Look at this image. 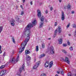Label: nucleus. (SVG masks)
<instances>
[{"instance_id":"nucleus-13","label":"nucleus","mask_w":76,"mask_h":76,"mask_svg":"<svg viewBox=\"0 0 76 76\" xmlns=\"http://www.w3.org/2000/svg\"><path fill=\"white\" fill-rule=\"evenodd\" d=\"M65 61H66V62H67V63H68V64H70V61H69V58H68V57H66L65 58Z\"/></svg>"},{"instance_id":"nucleus-2","label":"nucleus","mask_w":76,"mask_h":76,"mask_svg":"<svg viewBox=\"0 0 76 76\" xmlns=\"http://www.w3.org/2000/svg\"><path fill=\"white\" fill-rule=\"evenodd\" d=\"M40 20L42 22H41L40 24V27L42 28L43 26V24L44 23V17L42 16V17H41Z\"/></svg>"},{"instance_id":"nucleus-44","label":"nucleus","mask_w":76,"mask_h":76,"mask_svg":"<svg viewBox=\"0 0 76 76\" xmlns=\"http://www.w3.org/2000/svg\"><path fill=\"white\" fill-rule=\"evenodd\" d=\"M53 8L52 7H50V10L51 11H52V10H53Z\"/></svg>"},{"instance_id":"nucleus-5","label":"nucleus","mask_w":76,"mask_h":76,"mask_svg":"<svg viewBox=\"0 0 76 76\" xmlns=\"http://www.w3.org/2000/svg\"><path fill=\"white\" fill-rule=\"evenodd\" d=\"M6 73V71L5 70H2L1 72H0V76H3V75H4Z\"/></svg>"},{"instance_id":"nucleus-1","label":"nucleus","mask_w":76,"mask_h":76,"mask_svg":"<svg viewBox=\"0 0 76 76\" xmlns=\"http://www.w3.org/2000/svg\"><path fill=\"white\" fill-rule=\"evenodd\" d=\"M29 39L26 38V40L24 41V42L22 43L21 44V47L23 48L24 47V48H25V46L27 44V42L29 41Z\"/></svg>"},{"instance_id":"nucleus-16","label":"nucleus","mask_w":76,"mask_h":76,"mask_svg":"<svg viewBox=\"0 0 76 76\" xmlns=\"http://www.w3.org/2000/svg\"><path fill=\"white\" fill-rule=\"evenodd\" d=\"M32 23L33 25L35 26V25H36L37 23V20H34V21L32 22Z\"/></svg>"},{"instance_id":"nucleus-15","label":"nucleus","mask_w":76,"mask_h":76,"mask_svg":"<svg viewBox=\"0 0 76 76\" xmlns=\"http://www.w3.org/2000/svg\"><path fill=\"white\" fill-rule=\"evenodd\" d=\"M15 21L14 20H12V21L10 22L11 25H12V26H15Z\"/></svg>"},{"instance_id":"nucleus-26","label":"nucleus","mask_w":76,"mask_h":76,"mask_svg":"<svg viewBox=\"0 0 76 76\" xmlns=\"http://www.w3.org/2000/svg\"><path fill=\"white\" fill-rule=\"evenodd\" d=\"M12 41L14 44H16V42H15V39L13 37H12Z\"/></svg>"},{"instance_id":"nucleus-58","label":"nucleus","mask_w":76,"mask_h":76,"mask_svg":"<svg viewBox=\"0 0 76 76\" xmlns=\"http://www.w3.org/2000/svg\"><path fill=\"white\" fill-rule=\"evenodd\" d=\"M59 2L60 3H61V0H59Z\"/></svg>"},{"instance_id":"nucleus-57","label":"nucleus","mask_w":76,"mask_h":76,"mask_svg":"<svg viewBox=\"0 0 76 76\" xmlns=\"http://www.w3.org/2000/svg\"><path fill=\"white\" fill-rule=\"evenodd\" d=\"M3 56H5V53H4L3 54Z\"/></svg>"},{"instance_id":"nucleus-60","label":"nucleus","mask_w":76,"mask_h":76,"mask_svg":"<svg viewBox=\"0 0 76 76\" xmlns=\"http://www.w3.org/2000/svg\"><path fill=\"white\" fill-rule=\"evenodd\" d=\"M68 35H69V36H71V35L70 34H68Z\"/></svg>"},{"instance_id":"nucleus-8","label":"nucleus","mask_w":76,"mask_h":76,"mask_svg":"<svg viewBox=\"0 0 76 76\" xmlns=\"http://www.w3.org/2000/svg\"><path fill=\"white\" fill-rule=\"evenodd\" d=\"M37 16L39 18H40V16H41V11L39 10H38L37 11Z\"/></svg>"},{"instance_id":"nucleus-27","label":"nucleus","mask_w":76,"mask_h":76,"mask_svg":"<svg viewBox=\"0 0 76 76\" xmlns=\"http://www.w3.org/2000/svg\"><path fill=\"white\" fill-rule=\"evenodd\" d=\"M50 51V53L51 54H54V50H52Z\"/></svg>"},{"instance_id":"nucleus-10","label":"nucleus","mask_w":76,"mask_h":76,"mask_svg":"<svg viewBox=\"0 0 76 76\" xmlns=\"http://www.w3.org/2000/svg\"><path fill=\"white\" fill-rule=\"evenodd\" d=\"M61 20H64L65 19V16H64V13L63 12L62 13V15L61 17Z\"/></svg>"},{"instance_id":"nucleus-49","label":"nucleus","mask_w":76,"mask_h":76,"mask_svg":"<svg viewBox=\"0 0 76 76\" xmlns=\"http://www.w3.org/2000/svg\"><path fill=\"white\" fill-rule=\"evenodd\" d=\"M30 4H31V5H32V1H31Z\"/></svg>"},{"instance_id":"nucleus-21","label":"nucleus","mask_w":76,"mask_h":76,"mask_svg":"<svg viewBox=\"0 0 76 76\" xmlns=\"http://www.w3.org/2000/svg\"><path fill=\"white\" fill-rule=\"evenodd\" d=\"M45 54H41L40 55L39 58H42V57H45Z\"/></svg>"},{"instance_id":"nucleus-30","label":"nucleus","mask_w":76,"mask_h":76,"mask_svg":"<svg viewBox=\"0 0 76 76\" xmlns=\"http://www.w3.org/2000/svg\"><path fill=\"white\" fill-rule=\"evenodd\" d=\"M61 29H59L58 30V32L59 34H61Z\"/></svg>"},{"instance_id":"nucleus-11","label":"nucleus","mask_w":76,"mask_h":76,"mask_svg":"<svg viewBox=\"0 0 76 76\" xmlns=\"http://www.w3.org/2000/svg\"><path fill=\"white\" fill-rule=\"evenodd\" d=\"M33 27V25L32 24H28L26 27V29H28V28H30Z\"/></svg>"},{"instance_id":"nucleus-64","label":"nucleus","mask_w":76,"mask_h":76,"mask_svg":"<svg viewBox=\"0 0 76 76\" xmlns=\"http://www.w3.org/2000/svg\"><path fill=\"white\" fill-rule=\"evenodd\" d=\"M18 75H19V76H21L20 74H18Z\"/></svg>"},{"instance_id":"nucleus-17","label":"nucleus","mask_w":76,"mask_h":76,"mask_svg":"<svg viewBox=\"0 0 76 76\" xmlns=\"http://www.w3.org/2000/svg\"><path fill=\"white\" fill-rule=\"evenodd\" d=\"M31 52L30 51H29L28 50H25V54L26 55H27V54H30Z\"/></svg>"},{"instance_id":"nucleus-12","label":"nucleus","mask_w":76,"mask_h":76,"mask_svg":"<svg viewBox=\"0 0 76 76\" xmlns=\"http://www.w3.org/2000/svg\"><path fill=\"white\" fill-rule=\"evenodd\" d=\"M58 33V30L57 29H56L54 31V33L53 35V37L54 38H55L56 37V36L57 35V33Z\"/></svg>"},{"instance_id":"nucleus-55","label":"nucleus","mask_w":76,"mask_h":76,"mask_svg":"<svg viewBox=\"0 0 76 76\" xmlns=\"http://www.w3.org/2000/svg\"><path fill=\"white\" fill-rule=\"evenodd\" d=\"M1 50V46L0 45V50Z\"/></svg>"},{"instance_id":"nucleus-56","label":"nucleus","mask_w":76,"mask_h":76,"mask_svg":"<svg viewBox=\"0 0 76 76\" xmlns=\"http://www.w3.org/2000/svg\"><path fill=\"white\" fill-rule=\"evenodd\" d=\"M20 7H21L22 9V8H23V6H22V5H20Z\"/></svg>"},{"instance_id":"nucleus-4","label":"nucleus","mask_w":76,"mask_h":76,"mask_svg":"<svg viewBox=\"0 0 76 76\" xmlns=\"http://www.w3.org/2000/svg\"><path fill=\"white\" fill-rule=\"evenodd\" d=\"M19 70L20 73L22 72L23 70L24 72H25V65H24V64L23 65L22 67H21L20 68Z\"/></svg>"},{"instance_id":"nucleus-52","label":"nucleus","mask_w":76,"mask_h":76,"mask_svg":"<svg viewBox=\"0 0 76 76\" xmlns=\"http://www.w3.org/2000/svg\"><path fill=\"white\" fill-rule=\"evenodd\" d=\"M0 29H3V26H0Z\"/></svg>"},{"instance_id":"nucleus-46","label":"nucleus","mask_w":76,"mask_h":76,"mask_svg":"<svg viewBox=\"0 0 76 76\" xmlns=\"http://www.w3.org/2000/svg\"><path fill=\"white\" fill-rule=\"evenodd\" d=\"M45 13H48V11L47 10H46L45 11Z\"/></svg>"},{"instance_id":"nucleus-14","label":"nucleus","mask_w":76,"mask_h":76,"mask_svg":"<svg viewBox=\"0 0 76 76\" xmlns=\"http://www.w3.org/2000/svg\"><path fill=\"white\" fill-rule=\"evenodd\" d=\"M15 61H16L15 58H12L11 60H10V62L12 63H15Z\"/></svg>"},{"instance_id":"nucleus-33","label":"nucleus","mask_w":76,"mask_h":76,"mask_svg":"<svg viewBox=\"0 0 76 76\" xmlns=\"http://www.w3.org/2000/svg\"><path fill=\"white\" fill-rule=\"evenodd\" d=\"M67 76H72L71 73L69 72L67 74Z\"/></svg>"},{"instance_id":"nucleus-59","label":"nucleus","mask_w":76,"mask_h":76,"mask_svg":"<svg viewBox=\"0 0 76 76\" xmlns=\"http://www.w3.org/2000/svg\"><path fill=\"white\" fill-rule=\"evenodd\" d=\"M69 57H72V56L70 55H69Z\"/></svg>"},{"instance_id":"nucleus-47","label":"nucleus","mask_w":76,"mask_h":76,"mask_svg":"<svg viewBox=\"0 0 76 76\" xmlns=\"http://www.w3.org/2000/svg\"><path fill=\"white\" fill-rule=\"evenodd\" d=\"M58 29H61V27L60 26H58Z\"/></svg>"},{"instance_id":"nucleus-37","label":"nucleus","mask_w":76,"mask_h":76,"mask_svg":"<svg viewBox=\"0 0 76 76\" xmlns=\"http://www.w3.org/2000/svg\"><path fill=\"white\" fill-rule=\"evenodd\" d=\"M41 76H47V75H45V73H43V74H42L41 75Z\"/></svg>"},{"instance_id":"nucleus-38","label":"nucleus","mask_w":76,"mask_h":76,"mask_svg":"<svg viewBox=\"0 0 76 76\" xmlns=\"http://www.w3.org/2000/svg\"><path fill=\"white\" fill-rule=\"evenodd\" d=\"M74 36L75 37H76V29H75V32L74 33Z\"/></svg>"},{"instance_id":"nucleus-53","label":"nucleus","mask_w":76,"mask_h":76,"mask_svg":"<svg viewBox=\"0 0 76 76\" xmlns=\"http://www.w3.org/2000/svg\"><path fill=\"white\" fill-rule=\"evenodd\" d=\"M74 11H72V14H73V13H74Z\"/></svg>"},{"instance_id":"nucleus-41","label":"nucleus","mask_w":76,"mask_h":76,"mask_svg":"<svg viewBox=\"0 0 76 76\" xmlns=\"http://www.w3.org/2000/svg\"><path fill=\"white\" fill-rule=\"evenodd\" d=\"M23 14H24V12L23 11H22L21 12V15H23Z\"/></svg>"},{"instance_id":"nucleus-35","label":"nucleus","mask_w":76,"mask_h":76,"mask_svg":"<svg viewBox=\"0 0 76 76\" xmlns=\"http://www.w3.org/2000/svg\"><path fill=\"white\" fill-rule=\"evenodd\" d=\"M62 52L63 53H64L65 54H66V53H67V52H66V51L64 50H63Z\"/></svg>"},{"instance_id":"nucleus-48","label":"nucleus","mask_w":76,"mask_h":76,"mask_svg":"<svg viewBox=\"0 0 76 76\" xmlns=\"http://www.w3.org/2000/svg\"><path fill=\"white\" fill-rule=\"evenodd\" d=\"M25 2V0H23V3H24Z\"/></svg>"},{"instance_id":"nucleus-22","label":"nucleus","mask_w":76,"mask_h":76,"mask_svg":"<svg viewBox=\"0 0 76 76\" xmlns=\"http://www.w3.org/2000/svg\"><path fill=\"white\" fill-rule=\"evenodd\" d=\"M58 42H59V44H62L63 40H62V39H61L59 40Z\"/></svg>"},{"instance_id":"nucleus-24","label":"nucleus","mask_w":76,"mask_h":76,"mask_svg":"<svg viewBox=\"0 0 76 76\" xmlns=\"http://www.w3.org/2000/svg\"><path fill=\"white\" fill-rule=\"evenodd\" d=\"M4 67H5V65H2L0 67V69H4Z\"/></svg>"},{"instance_id":"nucleus-51","label":"nucleus","mask_w":76,"mask_h":76,"mask_svg":"<svg viewBox=\"0 0 76 76\" xmlns=\"http://www.w3.org/2000/svg\"><path fill=\"white\" fill-rule=\"evenodd\" d=\"M2 51H1V50H0V54L1 53Z\"/></svg>"},{"instance_id":"nucleus-61","label":"nucleus","mask_w":76,"mask_h":76,"mask_svg":"<svg viewBox=\"0 0 76 76\" xmlns=\"http://www.w3.org/2000/svg\"><path fill=\"white\" fill-rule=\"evenodd\" d=\"M18 6H16V9H18Z\"/></svg>"},{"instance_id":"nucleus-54","label":"nucleus","mask_w":76,"mask_h":76,"mask_svg":"<svg viewBox=\"0 0 76 76\" xmlns=\"http://www.w3.org/2000/svg\"><path fill=\"white\" fill-rule=\"evenodd\" d=\"M57 73H58V74H60V72L57 71Z\"/></svg>"},{"instance_id":"nucleus-36","label":"nucleus","mask_w":76,"mask_h":76,"mask_svg":"<svg viewBox=\"0 0 76 76\" xmlns=\"http://www.w3.org/2000/svg\"><path fill=\"white\" fill-rule=\"evenodd\" d=\"M70 26V23H69L66 26L67 28H68L69 27V26Z\"/></svg>"},{"instance_id":"nucleus-43","label":"nucleus","mask_w":76,"mask_h":76,"mask_svg":"<svg viewBox=\"0 0 76 76\" xmlns=\"http://www.w3.org/2000/svg\"><path fill=\"white\" fill-rule=\"evenodd\" d=\"M3 31V29H0V34L1 32V31Z\"/></svg>"},{"instance_id":"nucleus-28","label":"nucleus","mask_w":76,"mask_h":76,"mask_svg":"<svg viewBox=\"0 0 76 76\" xmlns=\"http://www.w3.org/2000/svg\"><path fill=\"white\" fill-rule=\"evenodd\" d=\"M45 47V44H44V43H42V48H44Z\"/></svg>"},{"instance_id":"nucleus-7","label":"nucleus","mask_w":76,"mask_h":76,"mask_svg":"<svg viewBox=\"0 0 76 76\" xmlns=\"http://www.w3.org/2000/svg\"><path fill=\"white\" fill-rule=\"evenodd\" d=\"M24 49H25V47H23V48H22L21 47V48H20L19 49V54H21V53H22V52H23V51Z\"/></svg>"},{"instance_id":"nucleus-25","label":"nucleus","mask_w":76,"mask_h":76,"mask_svg":"<svg viewBox=\"0 0 76 76\" xmlns=\"http://www.w3.org/2000/svg\"><path fill=\"white\" fill-rule=\"evenodd\" d=\"M36 51H39V48H38V46H36Z\"/></svg>"},{"instance_id":"nucleus-42","label":"nucleus","mask_w":76,"mask_h":76,"mask_svg":"<svg viewBox=\"0 0 76 76\" xmlns=\"http://www.w3.org/2000/svg\"><path fill=\"white\" fill-rule=\"evenodd\" d=\"M61 60L64 61H65V59H64L63 58H61Z\"/></svg>"},{"instance_id":"nucleus-39","label":"nucleus","mask_w":76,"mask_h":76,"mask_svg":"<svg viewBox=\"0 0 76 76\" xmlns=\"http://www.w3.org/2000/svg\"><path fill=\"white\" fill-rule=\"evenodd\" d=\"M63 47H66L67 46V44H64L63 45Z\"/></svg>"},{"instance_id":"nucleus-31","label":"nucleus","mask_w":76,"mask_h":76,"mask_svg":"<svg viewBox=\"0 0 76 76\" xmlns=\"http://www.w3.org/2000/svg\"><path fill=\"white\" fill-rule=\"evenodd\" d=\"M69 50L70 51H73V47H71L69 48Z\"/></svg>"},{"instance_id":"nucleus-32","label":"nucleus","mask_w":76,"mask_h":76,"mask_svg":"<svg viewBox=\"0 0 76 76\" xmlns=\"http://www.w3.org/2000/svg\"><path fill=\"white\" fill-rule=\"evenodd\" d=\"M54 50V47H53V46H51L50 47V50Z\"/></svg>"},{"instance_id":"nucleus-29","label":"nucleus","mask_w":76,"mask_h":76,"mask_svg":"<svg viewBox=\"0 0 76 76\" xmlns=\"http://www.w3.org/2000/svg\"><path fill=\"white\" fill-rule=\"evenodd\" d=\"M61 73H60L62 75H64V71H61Z\"/></svg>"},{"instance_id":"nucleus-3","label":"nucleus","mask_w":76,"mask_h":76,"mask_svg":"<svg viewBox=\"0 0 76 76\" xmlns=\"http://www.w3.org/2000/svg\"><path fill=\"white\" fill-rule=\"evenodd\" d=\"M40 64V61H38L37 63L33 67V69H37V68L39 66V64Z\"/></svg>"},{"instance_id":"nucleus-18","label":"nucleus","mask_w":76,"mask_h":76,"mask_svg":"<svg viewBox=\"0 0 76 76\" xmlns=\"http://www.w3.org/2000/svg\"><path fill=\"white\" fill-rule=\"evenodd\" d=\"M49 65V67L50 68H51L52 66H53V61H51Z\"/></svg>"},{"instance_id":"nucleus-62","label":"nucleus","mask_w":76,"mask_h":76,"mask_svg":"<svg viewBox=\"0 0 76 76\" xmlns=\"http://www.w3.org/2000/svg\"><path fill=\"white\" fill-rule=\"evenodd\" d=\"M48 39H49V40H50V39H51V38H49Z\"/></svg>"},{"instance_id":"nucleus-23","label":"nucleus","mask_w":76,"mask_h":76,"mask_svg":"<svg viewBox=\"0 0 76 76\" xmlns=\"http://www.w3.org/2000/svg\"><path fill=\"white\" fill-rule=\"evenodd\" d=\"M67 9H71V5L70 4H68L67 6Z\"/></svg>"},{"instance_id":"nucleus-40","label":"nucleus","mask_w":76,"mask_h":76,"mask_svg":"<svg viewBox=\"0 0 76 76\" xmlns=\"http://www.w3.org/2000/svg\"><path fill=\"white\" fill-rule=\"evenodd\" d=\"M57 23L55 22L54 24L55 26H57Z\"/></svg>"},{"instance_id":"nucleus-19","label":"nucleus","mask_w":76,"mask_h":76,"mask_svg":"<svg viewBox=\"0 0 76 76\" xmlns=\"http://www.w3.org/2000/svg\"><path fill=\"white\" fill-rule=\"evenodd\" d=\"M45 67H48V66H49V63H48V62H46L45 64Z\"/></svg>"},{"instance_id":"nucleus-6","label":"nucleus","mask_w":76,"mask_h":76,"mask_svg":"<svg viewBox=\"0 0 76 76\" xmlns=\"http://www.w3.org/2000/svg\"><path fill=\"white\" fill-rule=\"evenodd\" d=\"M24 33H31V31H30V29H24L23 31Z\"/></svg>"},{"instance_id":"nucleus-50","label":"nucleus","mask_w":76,"mask_h":76,"mask_svg":"<svg viewBox=\"0 0 76 76\" xmlns=\"http://www.w3.org/2000/svg\"><path fill=\"white\" fill-rule=\"evenodd\" d=\"M17 19H18V22H19V20H20V19H19V18H18Z\"/></svg>"},{"instance_id":"nucleus-20","label":"nucleus","mask_w":76,"mask_h":76,"mask_svg":"<svg viewBox=\"0 0 76 76\" xmlns=\"http://www.w3.org/2000/svg\"><path fill=\"white\" fill-rule=\"evenodd\" d=\"M26 60H27V61H28V60H29L31 59V57L29 56H26Z\"/></svg>"},{"instance_id":"nucleus-34","label":"nucleus","mask_w":76,"mask_h":76,"mask_svg":"<svg viewBox=\"0 0 76 76\" xmlns=\"http://www.w3.org/2000/svg\"><path fill=\"white\" fill-rule=\"evenodd\" d=\"M19 56H18L17 58H16V61L17 62H18V61H19Z\"/></svg>"},{"instance_id":"nucleus-45","label":"nucleus","mask_w":76,"mask_h":76,"mask_svg":"<svg viewBox=\"0 0 76 76\" xmlns=\"http://www.w3.org/2000/svg\"><path fill=\"white\" fill-rule=\"evenodd\" d=\"M67 44H68V45H69L70 44V42H67Z\"/></svg>"},{"instance_id":"nucleus-63","label":"nucleus","mask_w":76,"mask_h":76,"mask_svg":"<svg viewBox=\"0 0 76 76\" xmlns=\"http://www.w3.org/2000/svg\"><path fill=\"white\" fill-rule=\"evenodd\" d=\"M56 76H58V75L56 74Z\"/></svg>"},{"instance_id":"nucleus-9","label":"nucleus","mask_w":76,"mask_h":76,"mask_svg":"<svg viewBox=\"0 0 76 76\" xmlns=\"http://www.w3.org/2000/svg\"><path fill=\"white\" fill-rule=\"evenodd\" d=\"M23 34H24L26 37H27V39H29V35H30V33H23Z\"/></svg>"}]
</instances>
